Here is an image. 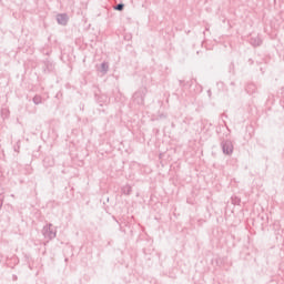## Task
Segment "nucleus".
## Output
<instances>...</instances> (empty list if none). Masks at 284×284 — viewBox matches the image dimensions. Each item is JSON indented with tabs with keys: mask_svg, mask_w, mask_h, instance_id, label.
<instances>
[{
	"mask_svg": "<svg viewBox=\"0 0 284 284\" xmlns=\"http://www.w3.org/2000/svg\"><path fill=\"white\" fill-rule=\"evenodd\" d=\"M1 207H3V203L0 202V210H1Z\"/></svg>",
	"mask_w": 284,
	"mask_h": 284,
	"instance_id": "11",
	"label": "nucleus"
},
{
	"mask_svg": "<svg viewBox=\"0 0 284 284\" xmlns=\"http://www.w3.org/2000/svg\"><path fill=\"white\" fill-rule=\"evenodd\" d=\"M252 45H254L255 48L261 45L263 43V41H261V38H255L251 40Z\"/></svg>",
	"mask_w": 284,
	"mask_h": 284,
	"instance_id": "8",
	"label": "nucleus"
},
{
	"mask_svg": "<svg viewBox=\"0 0 284 284\" xmlns=\"http://www.w3.org/2000/svg\"><path fill=\"white\" fill-rule=\"evenodd\" d=\"M122 193H124L126 196L130 195V194H132V186H130V185H124V186L122 187Z\"/></svg>",
	"mask_w": 284,
	"mask_h": 284,
	"instance_id": "6",
	"label": "nucleus"
},
{
	"mask_svg": "<svg viewBox=\"0 0 284 284\" xmlns=\"http://www.w3.org/2000/svg\"><path fill=\"white\" fill-rule=\"evenodd\" d=\"M222 150L224 154H232L234 152V145L232 144V141L225 140L221 143Z\"/></svg>",
	"mask_w": 284,
	"mask_h": 284,
	"instance_id": "3",
	"label": "nucleus"
},
{
	"mask_svg": "<svg viewBox=\"0 0 284 284\" xmlns=\"http://www.w3.org/2000/svg\"><path fill=\"white\" fill-rule=\"evenodd\" d=\"M108 70H110L108 62H102L100 72H102V74H108Z\"/></svg>",
	"mask_w": 284,
	"mask_h": 284,
	"instance_id": "5",
	"label": "nucleus"
},
{
	"mask_svg": "<svg viewBox=\"0 0 284 284\" xmlns=\"http://www.w3.org/2000/svg\"><path fill=\"white\" fill-rule=\"evenodd\" d=\"M123 8H124L123 3H119L115 6V10H119V11L123 10Z\"/></svg>",
	"mask_w": 284,
	"mask_h": 284,
	"instance_id": "10",
	"label": "nucleus"
},
{
	"mask_svg": "<svg viewBox=\"0 0 284 284\" xmlns=\"http://www.w3.org/2000/svg\"><path fill=\"white\" fill-rule=\"evenodd\" d=\"M232 203H233L234 205H239V203H241V199H239V197H232Z\"/></svg>",
	"mask_w": 284,
	"mask_h": 284,
	"instance_id": "9",
	"label": "nucleus"
},
{
	"mask_svg": "<svg viewBox=\"0 0 284 284\" xmlns=\"http://www.w3.org/2000/svg\"><path fill=\"white\" fill-rule=\"evenodd\" d=\"M42 234H43L44 239L52 241V239H57V229H53L52 224H47L42 229Z\"/></svg>",
	"mask_w": 284,
	"mask_h": 284,
	"instance_id": "1",
	"label": "nucleus"
},
{
	"mask_svg": "<svg viewBox=\"0 0 284 284\" xmlns=\"http://www.w3.org/2000/svg\"><path fill=\"white\" fill-rule=\"evenodd\" d=\"M146 94H148V89L142 88L133 94V100L135 101V103H138V105H143Z\"/></svg>",
	"mask_w": 284,
	"mask_h": 284,
	"instance_id": "2",
	"label": "nucleus"
},
{
	"mask_svg": "<svg viewBox=\"0 0 284 284\" xmlns=\"http://www.w3.org/2000/svg\"><path fill=\"white\" fill-rule=\"evenodd\" d=\"M57 21L60 26H67L68 24V14H65V13L58 14Z\"/></svg>",
	"mask_w": 284,
	"mask_h": 284,
	"instance_id": "4",
	"label": "nucleus"
},
{
	"mask_svg": "<svg viewBox=\"0 0 284 284\" xmlns=\"http://www.w3.org/2000/svg\"><path fill=\"white\" fill-rule=\"evenodd\" d=\"M33 103L34 105H41V103H43V98H41V95H36L33 98Z\"/></svg>",
	"mask_w": 284,
	"mask_h": 284,
	"instance_id": "7",
	"label": "nucleus"
}]
</instances>
